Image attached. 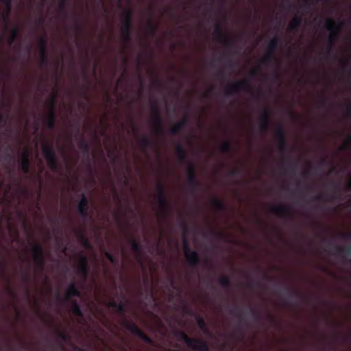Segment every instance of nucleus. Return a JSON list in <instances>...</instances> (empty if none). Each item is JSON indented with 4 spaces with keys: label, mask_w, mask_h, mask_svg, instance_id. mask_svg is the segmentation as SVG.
<instances>
[{
    "label": "nucleus",
    "mask_w": 351,
    "mask_h": 351,
    "mask_svg": "<svg viewBox=\"0 0 351 351\" xmlns=\"http://www.w3.org/2000/svg\"><path fill=\"white\" fill-rule=\"evenodd\" d=\"M344 26L343 21L336 23L332 19H328L326 21L325 27L330 32L328 38V53L332 50L335 43L339 38V33Z\"/></svg>",
    "instance_id": "f257e3e1"
},
{
    "label": "nucleus",
    "mask_w": 351,
    "mask_h": 351,
    "mask_svg": "<svg viewBox=\"0 0 351 351\" xmlns=\"http://www.w3.org/2000/svg\"><path fill=\"white\" fill-rule=\"evenodd\" d=\"M123 21L121 28V36L125 44L132 41V28L133 12L130 9H125L123 13Z\"/></svg>",
    "instance_id": "f03ea898"
},
{
    "label": "nucleus",
    "mask_w": 351,
    "mask_h": 351,
    "mask_svg": "<svg viewBox=\"0 0 351 351\" xmlns=\"http://www.w3.org/2000/svg\"><path fill=\"white\" fill-rule=\"evenodd\" d=\"M273 63H278V60L276 58V53L267 49L265 54L260 60V64L251 71L252 76L256 77L261 75L266 79L267 75L263 73L261 66H269Z\"/></svg>",
    "instance_id": "7ed1b4c3"
},
{
    "label": "nucleus",
    "mask_w": 351,
    "mask_h": 351,
    "mask_svg": "<svg viewBox=\"0 0 351 351\" xmlns=\"http://www.w3.org/2000/svg\"><path fill=\"white\" fill-rule=\"evenodd\" d=\"M180 339L183 341L190 348L195 351H210L208 343L199 338H191L185 332H179Z\"/></svg>",
    "instance_id": "20e7f679"
},
{
    "label": "nucleus",
    "mask_w": 351,
    "mask_h": 351,
    "mask_svg": "<svg viewBox=\"0 0 351 351\" xmlns=\"http://www.w3.org/2000/svg\"><path fill=\"white\" fill-rule=\"evenodd\" d=\"M42 150L49 167L53 171H58L60 167L53 145L45 144Z\"/></svg>",
    "instance_id": "39448f33"
},
{
    "label": "nucleus",
    "mask_w": 351,
    "mask_h": 351,
    "mask_svg": "<svg viewBox=\"0 0 351 351\" xmlns=\"http://www.w3.org/2000/svg\"><path fill=\"white\" fill-rule=\"evenodd\" d=\"M250 313L254 322L261 326H265V319L269 322L274 321V316L269 312L267 311L266 314H264V306L262 305L251 308Z\"/></svg>",
    "instance_id": "423d86ee"
},
{
    "label": "nucleus",
    "mask_w": 351,
    "mask_h": 351,
    "mask_svg": "<svg viewBox=\"0 0 351 351\" xmlns=\"http://www.w3.org/2000/svg\"><path fill=\"white\" fill-rule=\"evenodd\" d=\"M156 202L158 206L161 208L162 213L165 216H167L171 210V204L167 200L165 187L162 182H159L156 185Z\"/></svg>",
    "instance_id": "0eeeda50"
},
{
    "label": "nucleus",
    "mask_w": 351,
    "mask_h": 351,
    "mask_svg": "<svg viewBox=\"0 0 351 351\" xmlns=\"http://www.w3.org/2000/svg\"><path fill=\"white\" fill-rule=\"evenodd\" d=\"M123 326L129 330L132 334L138 337L145 343L152 345L154 343L153 340L147 336L139 327L132 320L124 319L123 322Z\"/></svg>",
    "instance_id": "6e6552de"
},
{
    "label": "nucleus",
    "mask_w": 351,
    "mask_h": 351,
    "mask_svg": "<svg viewBox=\"0 0 351 351\" xmlns=\"http://www.w3.org/2000/svg\"><path fill=\"white\" fill-rule=\"evenodd\" d=\"M183 250L188 265L191 268H196L200 264V258L198 252L192 250L186 238L183 240Z\"/></svg>",
    "instance_id": "1a4fd4ad"
},
{
    "label": "nucleus",
    "mask_w": 351,
    "mask_h": 351,
    "mask_svg": "<svg viewBox=\"0 0 351 351\" xmlns=\"http://www.w3.org/2000/svg\"><path fill=\"white\" fill-rule=\"evenodd\" d=\"M271 123V110L267 106H263L261 108V112L259 116V124H258V130L259 132L265 135L270 127Z\"/></svg>",
    "instance_id": "9d476101"
},
{
    "label": "nucleus",
    "mask_w": 351,
    "mask_h": 351,
    "mask_svg": "<svg viewBox=\"0 0 351 351\" xmlns=\"http://www.w3.org/2000/svg\"><path fill=\"white\" fill-rule=\"evenodd\" d=\"M151 106L153 114L152 122L154 125V131L157 134L162 135L164 133L162 119L160 113L158 105L156 101H153L151 103Z\"/></svg>",
    "instance_id": "9b49d317"
},
{
    "label": "nucleus",
    "mask_w": 351,
    "mask_h": 351,
    "mask_svg": "<svg viewBox=\"0 0 351 351\" xmlns=\"http://www.w3.org/2000/svg\"><path fill=\"white\" fill-rule=\"evenodd\" d=\"M186 173L187 176L188 184L190 189L193 192L196 191L202 186V184L197 178L195 165L192 163L189 164Z\"/></svg>",
    "instance_id": "f8f14e48"
},
{
    "label": "nucleus",
    "mask_w": 351,
    "mask_h": 351,
    "mask_svg": "<svg viewBox=\"0 0 351 351\" xmlns=\"http://www.w3.org/2000/svg\"><path fill=\"white\" fill-rule=\"evenodd\" d=\"M272 213L286 219H293V210L288 206L280 204L274 206L271 208Z\"/></svg>",
    "instance_id": "ddd939ff"
},
{
    "label": "nucleus",
    "mask_w": 351,
    "mask_h": 351,
    "mask_svg": "<svg viewBox=\"0 0 351 351\" xmlns=\"http://www.w3.org/2000/svg\"><path fill=\"white\" fill-rule=\"evenodd\" d=\"M276 136L278 145V150L281 153H285L287 148V141L284 128L279 125L276 131Z\"/></svg>",
    "instance_id": "4468645a"
},
{
    "label": "nucleus",
    "mask_w": 351,
    "mask_h": 351,
    "mask_svg": "<svg viewBox=\"0 0 351 351\" xmlns=\"http://www.w3.org/2000/svg\"><path fill=\"white\" fill-rule=\"evenodd\" d=\"M49 104L50 107V110L47 114V117L45 120V123L47 127L49 130H53L55 128V122H56V114L54 111V108L56 105V98L51 97L49 101Z\"/></svg>",
    "instance_id": "2eb2a0df"
},
{
    "label": "nucleus",
    "mask_w": 351,
    "mask_h": 351,
    "mask_svg": "<svg viewBox=\"0 0 351 351\" xmlns=\"http://www.w3.org/2000/svg\"><path fill=\"white\" fill-rule=\"evenodd\" d=\"M224 95L227 97H233L236 94L241 93V80H238L236 83L228 84L223 90Z\"/></svg>",
    "instance_id": "dca6fc26"
},
{
    "label": "nucleus",
    "mask_w": 351,
    "mask_h": 351,
    "mask_svg": "<svg viewBox=\"0 0 351 351\" xmlns=\"http://www.w3.org/2000/svg\"><path fill=\"white\" fill-rule=\"evenodd\" d=\"M88 199L84 193H82L81 200L77 204V211L84 219H86L88 217H91L88 212Z\"/></svg>",
    "instance_id": "f3484780"
},
{
    "label": "nucleus",
    "mask_w": 351,
    "mask_h": 351,
    "mask_svg": "<svg viewBox=\"0 0 351 351\" xmlns=\"http://www.w3.org/2000/svg\"><path fill=\"white\" fill-rule=\"evenodd\" d=\"M80 265L77 267V271L82 276L83 281L85 282L89 273V267L86 256L84 255H81L80 258Z\"/></svg>",
    "instance_id": "a211bd4d"
},
{
    "label": "nucleus",
    "mask_w": 351,
    "mask_h": 351,
    "mask_svg": "<svg viewBox=\"0 0 351 351\" xmlns=\"http://www.w3.org/2000/svg\"><path fill=\"white\" fill-rule=\"evenodd\" d=\"M107 306L114 308L118 314L121 315L124 317V319H125L127 305L122 301L117 302L114 300H111L108 302Z\"/></svg>",
    "instance_id": "6ab92c4d"
},
{
    "label": "nucleus",
    "mask_w": 351,
    "mask_h": 351,
    "mask_svg": "<svg viewBox=\"0 0 351 351\" xmlns=\"http://www.w3.org/2000/svg\"><path fill=\"white\" fill-rule=\"evenodd\" d=\"M73 296L80 297L81 292L77 288L75 282L72 281L66 289L65 294V300L67 301Z\"/></svg>",
    "instance_id": "aec40b11"
},
{
    "label": "nucleus",
    "mask_w": 351,
    "mask_h": 351,
    "mask_svg": "<svg viewBox=\"0 0 351 351\" xmlns=\"http://www.w3.org/2000/svg\"><path fill=\"white\" fill-rule=\"evenodd\" d=\"M189 123L187 117H184L182 120L175 124L170 130L169 134L171 135H176L181 132Z\"/></svg>",
    "instance_id": "412c9836"
},
{
    "label": "nucleus",
    "mask_w": 351,
    "mask_h": 351,
    "mask_svg": "<svg viewBox=\"0 0 351 351\" xmlns=\"http://www.w3.org/2000/svg\"><path fill=\"white\" fill-rule=\"evenodd\" d=\"M130 244H131V248L133 252H134L137 256L138 260L141 265L143 264L141 256L143 252V245L138 241H136L135 239L132 238L130 240Z\"/></svg>",
    "instance_id": "4be33fe9"
},
{
    "label": "nucleus",
    "mask_w": 351,
    "mask_h": 351,
    "mask_svg": "<svg viewBox=\"0 0 351 351\" xmlns=\"http://www.w3.org/2000/svg\"><path fill=\"white\" fill-rule=\"evenodd\" d=\"M176 153L180 162L187 164L188 165L191 163L189 161L187 153L183 145L178 144L176 147Z\"/></svg>",
    "instance_id": "5701e85b"
},
{
    "label": "nucleus",
    "mask_w": 351,
    "mask_h": 351,
    "mask_svg": "<svg viewBox=\"0 0 351 351\" xmlns=\"http://www.w3.org/2000/svg\"><path fill=\"white\" fill-rule=\"evenodd\" d=\"M330 252L334 255L341 256L342 257L345 256H351V245L346 247L335 245L333 250Z\"/></svg>",
    "instance_id": "b1692460"
},
{
    "label": "nucleus",
    "mask_w": 351,
    "mask_h": 351,
    "mask_svg": "<svg viewBox=\"0 0 351 351\" xmlns=\"http://www.w3.org/2000/svg\"><path fill=\"white\" fill-rule=\"evenodd\" d=\"M214 32L219 42L223 43L224 45L228 44V40L223 32L222 27L219 24L216 25Z\"/></svg>",
    "instance_id": "393cba45"
},
{
    "label": "nucleus",
    "mask_w": 351,
    "mask_h": 351,
    "mask_svg": "<svg viewBox=\"0 0 351 351\" xmlns=\"http://www.w3.org/2000/svg\"><path fill=\"white\" fill-rule=\"evenodd\" d=\"M285 293L289 298L296 297L308 301L309 298L302 294L299 291H291L289 288H285L279 291V293Z\"/></svg>",
    "instance_id": "a878e982"
},
{
    "label": "nucleus",
    "mask_w": 351,
    "mask_h": 351,
    "mask_svg": "<svg viewBox=\"0 0 351 351\" xmlns=\"http://www.w3.org/2000/svg\"><path fill=\"white\" fill-rule=\"evenodd\" d=\"M21 169L25 174H29L30 172V160L29 158V154L25 152L22 154V160L21 162Z\"/></svg>",
    "instance_id": "bb28decb"
},
{
    "label": "nucleus",
    "mask_w": 351,
    "mask_h": 351,
    "mask_svg": "<svg viewBox=\"0 0 351 351\" xmlns=\"http://www.w3.org/2000/svg\"><path fill=\"white\" fill-rule=\"evenodd\" d=\"M302 23V18L299 16H295L290 22L288 29L290 32H298Z\"/></svg>",
    "instance_id": "cd10ccee"
},
{
    "label": "nucleus",
    "mask_w": 351,
    "mask_h": 351,
    "mask_svg": "<svg viewBox=\"0 0 351 351\" xmlns=\"http://www.w3.org/2000/svg\"><path fill=\"white\" fill-rule=\"evenodd\" d=\"M286 167L285 169V174L295 175L297 169V162L293 161L290 158L285 160Z\"/></svg>",
    "instance_id": "c85d7f7f"
},
{
    "label": "nucleus",
    "mask_w": 351,
    "mask_h": 351,
    "mask_svg": "<svg viewBox=\"0 0 351 351\" xmlns=\"http://www.w3.org/2000/svg\"><path fill=\"white\" fill-rule=\"evenodd\" d=\"M139 145L143 151H145L149 147H155L154 141L147 136H143L139 140Z\"/></svg>",
    "instance_id": "c756f323"
},
{
    "label": "nucleus",
    "mask_w": 351,
    "mask_h": 351,
    "mask_svg": "<svg viewBox=\"0 0 351 351\" xmlns=\"http://www.w3.org/2000/svg\"><path fill=\"white\" fill-rule=\"evenodd\" d=\"M280 39L278 36L273 37L268 43L267 49L273 52H276L280 47Z\"/></svg>",
    "instance_id": "7c9ffc66"
},
{
    "label": "nucleus",
    "mask_w": 351,
    "mask_h": 351,
    "mask_svg": "<svg viewBox=\"0 0 351 351\" xmlns=\"http://www.w3.org/2000/svg\"><path fill=\"white\" fill-rule=\"evenodd\" d=\"M211 205L219 212L223 211L225 208L223 202L215 196L213 197L211 199Z\"/></svg>",
    "instance_id": "2f4dec72"
},
{
    "label": "nucleus",
    "mask_w": 351,
    "mask_h": 351,
    "mask_svg": "<svg viewBox=\"0 0 351 351\" xmlns=\"http://www.w3.org/2000/svg\"><path fill=\"white\" fill-rule=\"evenodd\" d=\"M78 145H79V148L82 151V152L84 154L87 155L88 158L89 159V158H90V147H89L88 143L83 138L82 136L81 139L79 141Z\"/></svg>",
    "instance_id": "473e14b6"
},
{
    "label": "nucleus",
    "mask_w": 351,
    "mask_h": 351,
    "mask_svg": "<svg viewBox=\"0 0 351 351\" xmlns=\"http://www.w3.org/2000/svg\"><path fill=\"white\" fill-rule=\"evenodd\" d=\"M33 259L39 271H43L45 265V256H34Z\"/></svg>",
    "instance_id": "72a5a7b5"
},
{
    "label": "nucleus",
    "mask_w": 351,
    "mask_h": 351,
    "mask_svg": "<svg viewBox=\"0 0 351 351\" xmlns=\"http://www.w3.org/2000/svg\"><path fill=\"white\" fill-rule=\"evenodd\" d=\"M196 320L197 326L202 330V332L205 334H210L209 330L208 328L207 324L204 319L200 316H197Z\"/></svg>",
    "instance_id": "f704fd0d"
},
{
    "label": "nucleus",
    "mask_w": 351,
    "mask_h": 351,
    "mask_svg": "<svg viewBox=\"0 0 351 351\" xmlns=\"http://www.w3.org/2000/svg\"><path fill=\"white\" fill-rule=\"evenodd\" d=\"M72 313L77 317H82L83 312L82 311L81 306L77 302V300H73V306H72Z\"/></svg>",
    "instance_id": "c9c22d12"
},
{
    "label": "nucleus",
    "mask_w": 351,
    "mask_h": 351,
    "mask_svg": "<svg viewBox=\"0 0 351 351\" xmlns=\"http://www.w3.org/2000/svg\"><path fill=\"white\" fill-rule=\"evenodd\" d=\"M217 281L223 288H229L230 286V279L228 276L222 275L219 276Z\"/></svg>",
    "instance_id": "e433bc0d"
},
{
    "label": "nucleus",
    "mask_w": 351,
    "mask_h": 351,
    "mask_svg": "<svg viewBox=\"0 0 351 351\" xmlns=\"http://www.w3.org/2000/svg\"><path fill=\"white\" fill-rule=\"evenodd\" d=\"M47 40L46 36H41L38 40V45L40 48V53H47Z\"/></svg>",
    "instance_id": "4c0bfd02"
},
{
    "label": "nucleus",
    "mask_w": 351,
    "mask_h": 351,
    "mask_svg": "<svg viewBox=\"0 0 351 351\" xmlns=\"http://www.w3.org/2000/svg\"><path fill=\"white\" fill-rule=\"evenodd\" d=\"M32 255L34 256H45L44 250L41 244L36 243L32 246Z\"/></svg>",
    "instance_id": "58836bf2"
},
{
    "label": "nucleus",
    "mask_w": 351,
    "mask_h": 351,
    "mask_svg": "<svg viewBox=\"0 0 351 351\" xmlns=\"http://www.w3.org/2000/svg\"><path fill=\"white\" fill-rule=\"evenodd\" d=\"M19 38V30L18 28L14 27L11 30L10 35L9 36L10 44L14 43Z\"/></svg>",
    "instance_id": "ea45409f"
},
{
    "label": "nucleus",
    "mask_w": 351,
    "mask_h": 351,
    "mask_svg": "<svg viewBox=\"0 0 351 351\" xmlns=\"http://www.w3.org/2000/svg\"><path fill=\"white\" fill-rule=\"evenodd\" d=\"M219 149L222 153H229L231 150V143L228 141H225L219 145Z\"/></svg>",
    "instance_id": "a19ab883"
},
{
    "label": "nucleus",
    "mask_w": 351,
    "mask_h": 351,
    "mask_svg": "<svg viewBox=\"0 0 351 351\" xmlns=\"http://www.w3.org/2000/svg\"><path fill=\"white\" fill-rule=\"evenodd\" d=\"M253 97L257 101H260L265 97V93L261 87L253 91Z\"/></svg>",
    "instance_id": "79ce46f5"
},
{
    "label": "nucleus",
    "mask_w": 351,
    "mask_h": 351,
    "mask_svg": "<svg viewBox=\"0 0 351 351\" xmlns=\"http://www.w3.org/2000/svg\"><path fill=\"white\" fill-rule=\"evenodd\" d=\"M3 3L5 5L7 9V14L5 16H3V20L5 21H8V16L11 12L12 0H3Z\"/></svg>",
    "instance_id": "37998d69"
},
{
    "label": "nucleus",
    "mask_w": 351,
    "mask_h": 351,
    "mask_svg": "<svg viewBox=\"0 0 351 351\" xmlns=\"http://www.w3.org/2000/svg\"><path fill=\"white\" fill-rule=\"evenodd\" d=\"M104 255L111 263L114 265L117 264V258L114 256H113L110 252L106 251L105 252Z\"/></svg>",
    "instance_id": "c03bdc74"
},
{
    "label": "nucleus",
    "mask_w": 351,
    "mask_h": 351,
    "mask_svg": "<svg viewBox=\"0 0 351 351\" xmlns=\"http://www.w3.org/2000/svg\"><path fill=\"white\" fill-rule=\"evenodd\" d=\"M57 335L64 342H66L70 339L69 335L63 331H58Z\"/></svg>",
    "instance_id": "a18cd8bd"
},
{
    "label": "nucleus",
    "mask_w": 351,
    "mask_h": 351,
    "mask_svg": "<svg viewBox=\"0 0 351 351\" xmlns=\"http://www.w3.org/2000/svg\"><path fill=\"white\" fill-rule=\"evenodd\" d=\"M257 270L258 272L261 273L262 277L265 280L269 281L273 279V278L270 276L267 272L263 271L260 266L257 267Z\"/></svg>",
    "instance_id": "49530a36"
},
{
    "label": "nucleus",
    "mask_w": 351,
    "mask_h": 351,
    "mask_svg": "<svg viewBox=\"0 0 351 351\" xmlns=\"http://www.w3.org/2000/svg\"><path fill=\"white\" fill-rule=\"evenodd\" d=\"M78 237L83 242V244L85 247H88L90 246V243L88 241V239L86 238L84 233L79 234Z\"/></svg>",
    "instance_id": "de8ad7c7"
},
{
    "label": "nucleus",
    "mask_w": 351,
    "mask_h": 351,
    "mask_svg": "<svg viewBox=\"0 0 351 351\" xmlns=\"http://www.w3.org/2000/svg\"><path fill=\"white\" fill-rule=\"evenodd\" d=\"M148 29L150 34H154L157 31V26L154 25L152 22H149L148 24Z\"/></svg>",
    "instance_id": "09e8293b"
},
{
    "label": "nucleus",
    "mask_w": 351,
    "mask_h": 351,
    "mask_svg": "<svg viewBox=\"0 0 351 351\" xmlns=\"http://www.w3.org/2000/svg\"><path fill=\"white\" fill-rule=\"evenodd\" d=\"M41 66H45L48 64V58L47 53L40 54Z\"/></svg>",
    "instance_id": "8fccbe9b"
},
{
    "label": "nucleus",
    "mask_w": 351,
    "mask_h": 351,
    "mask_svg": "<svg viewBox=\"0 0 351 351\" xmlns=\"http://www.w3.org/2000/svg\"><path fill=\"white\" fill-rule=\"evenodd\" d=\"M68 0H60V2L58 3V8L61 11H65L66 10V5Z\"/></svg>",
    "instance_id": "3c124183"
},
{
    "label": "nucleus",
    "mask_w": 351,
    "mask_h": 351,
    "mask_svg": "<svg viewBox=\"0 0 351 351\" xmlns=\"http://www.w3.org/2000/svg\"><path fill=\"white\" fill-rule=\"evenodd\" d=\"M339 237L345 240L351 239V232H341L339 234Z\"/></svg>",
    "instance_id": "603ef678"
},
{
    "label": "nucleus",
    "mask_w": 351,
    "mask_h": 351,
    "mask_svg": "<svg viewBox=\"0 0 351 351\" xmlns=\"http://www.w3.org/2000/svg\"><path fill=\"white\" fill-rule=\"evenodd\" d=\"M74 30L78 36H80L82 34V28L78 23H76L74 25Z\"/></svg>",
    "instance_id": "864d4df0"
},
{
    "label": "nucleus",
    "mask_w": 351,
    "mask_h": 351,
    "mask_svg": "<svg viewBox=\"0 0 351 351\" xmlns=\"http://www.w3.org/2000/svg\"><path fill=\"white\" fill-rule=\"evenodd\" d=\"M23 280L26 283H29L30 281V274L29 270H27L26 272L23 274Z\"/></svg>",
    "instance_id": "5fc2aeb1"
},
{
    "label": "nucleus",
    "mask_w": 351,
    "mask_h": 351,
    "mask_svg": "<svg viewBox=\"0 0 351 351\" xmlns=\"http://www.w3.org/2000/svg\"><path fill=\"white\" fill-rule=\"evenodd\" d=\"M348 143H350L351 144V136H348V142L344 143L343 145H341L340 147H339V149L340 151H344L345 149H347L348 147Z\"/></svg>",
    "instance_id": "6e6d98bb"
},
{
    "label": "nucleus",
    "mask_w": 351,
    "mask_h": 351,
    "mask_svg": "<svg viewBox=\"0 0 351 351\" xmlns=\"http://www.w3.org/2000/svg\"><path fill=\"white\" fill-rule=\"evenodd\" d=\"M254 285L258 289H262L264 287L263 283L260 280H257L256 282H255Z\"/></svg>",
    "instance_id": "4d7b16f0"
},
{
    "label": "nucleus",
    "mask_w": 351,
    "mask_h": 351,
    "mask_svg": "<svg viewBox=\"0 0 351 351\" xmlns=\"http://www.w3.org/2000/svg\"><path fill=\"white\" fill-rule=\"evenodd\" d=\"M346 109L347 116H350L351 115V104L350 103H348L346 104Z\"/></svg>",
    "instance_id": "13d9d810"
},
{
    "label": "nucleus",
    "mask_w": 351,
    "mask_h": 351,
    "mask_svg": "<svg viewBox=\"0 0 351 351\" xmlns=\"http://www.w3.org/2000/svg\"><path fill=\"white\" fill-rule=\"evenodd\" d=\"M239 311H240L239 308H238V322H237L238 329H239L240 326L241 324V314Z\"/></svg>",
    "instance_id": "bf43d9fd"
},
{
    "label": "nucleus",
    "mask_w": 351,
    "mask_h": 351,
    "mask_svg": "<svg viewBox=\"0 0 351 351\" xmlns=\"http://www.w3.org/2000/svg\"><path fill=\"white\" fill-rule=\"evenodd\" d=\"M315 201H323L324 200V196L322 195H317L313 197V198Z\"/></svg>",
    "instance_id": "052dcab7"
},
{
    "label": "nucleus",
    "mask_w": 351,
    "mask_h": 351,
    "mask_svg": "<svg viewBox=\"0 0 351 351\" xmlns=\"http://www.w3.org/2000/svg\"><path fill=\"white\" fill-rule=\"evenodd\" d=\"M181 226H182V228H183L184 231H186L188 228V225L185 222V221H184V220L182 221Z\"/></svg>",
    "instance_id": "680f3d73"
},
{
    "label": "nucleus",
    "mask_w": 351,
    "mask_h": 351,
    "mask_svg": "<svg viewBox=\"0 0 351 351\" xmlns=\"http://www.w3.org/2000/svg\"><path fill=\"white\" fill-rule=\"evenodd\" d=\"M5 121H6V120H5L4 116L0 113V125L1 124L5 123Z\"/></svg>",
    "instance_id": "e2e57ef3"
},
{
    "label": "nucleus",
    "mask_w": 351,
    "mask_h": 351,
    "mask_svg": "<svg viewBox=\"0 0 351 351\" xmlns=\"http://www.w3.org/2000/svg\"><path fill=\"white\" fill-rule=\"evenodd\" d=\"M44 18L43 16H40L38 20V23L39 25H42L44 23Z\"/></svg>",
    "instance_id": "0e129e2a"
},
{
    "label": "nucleus",
    "mask_w": 351,
    "mask_h": 351,
    "mask_svg": "<svg viewBox=\"0 0 351 351\" xmlns=\"http://www.w3.org/2000/svg\"><path fill=\"white\" fill-rule=\"evenodd\" d=\"M210 233L214 237H218L219 236V234L214 230H211Z\"/></svg>",
    "instance_id": "69168bd1"
},
{
    "label": "nucleus",
    "mask_w": 351,
    "mask_h": 351,
    "mask_svg": "<svg viewBox=\"0 0 351 351\" xmlns=\"http://www.w3.org/2000/svg\"><path fill=\"white\" fill-rule=\"evenodd\" d=\"M327 101V98L326 96H323L322 99V105L324 106Z\"/></svg>",
    "instance_id": "338daca9"
},
{
    "label": "nucleus",
    "mask_w": 351,
    "mask_h": 351,
    "mask_svg": "<svg viewBox=\"0 0 351 351\" xmlns=\"http://www.w3.org/2000/svg\"><path fill=\"white\" fill-rule=\"evenodd\" d=\"M346 189L348 191H351V178L350 180L347 184Z\"/></svg>",
    "instance_id": "774afa93"
}]
</instances>
